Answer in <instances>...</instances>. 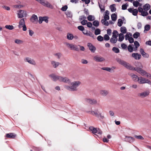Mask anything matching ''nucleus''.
<instances>
[{
	"label": "nucleus",
	"instance_id": "nucleus-16",
	"mask_svg": "<svg viewBox=\"0 0 151 151\" xmlns=\"http://www.w3.org/2000/svg\"><path fill=\"white\" fill-rule=\"evenodd\" d=\"M60 64L59 62L55 60H52L51 61V65L52 67L54 68H56L58 67Z\"/></svg>",
	"mask_w": 151,
	"mask_h": 151
},
{
	"label": "nucleus",
	"instance_id": "nucleus-28",
	"mask_svg": "<svg viewBox=\"0 0 151 151\" xmlns=\"http://www.w3.org/2000/svg\"><path fill=\"white\" fill-rule=\"evenodd\" d=\"M67 38L68 40H71L73 39L74 36L72 34L68 33L67 34Z\"/></svg>",
	"mask_w": 151,
	"mask_h": 151
},
{
	"label": "nucleus",
	"instance_id": "nucleus-31",
	"mask_svg": "<svg viewBox=\"0 0 151 151\" xmlns=\"http://www.w3.org/2000/svg\"><path fill=\"white\" fill-rule=\"evenodd\" d=\"M115 4H113L110 6V8L112 12H114L116 11V9L115 7Z\"/></svg>",
	"mask_w": 151,
	"mask_h": 151
},
{
	"label": "nucleus",
	"instance_id": "nucleus-10",
	"mask_svg": "<svg viewBox=\"0 0 151 151\" xmlns=\"http://www.w3.org/2000/svg\"><path fill=\"white\" fill-rule=\"evenodd\" d=\"M117 61L120 64L123 65L127 68L130 69L131 67L130 65L124 60L118 58L116 59Z\"/></svg>",
	"mask_w": 151,
	"mask_h": 151
},
{
	"label": "nucleus",
	"instance_id": "nucleus-13",
	"mask_svg": "<svg viewBox=\"0 0 151 151\" xmlns=\"http://www.w3.org/2000/svg\"><path fill=\"white\" fill-rule=\"evenodd\" d=\"M93 59L96 61L98 62H101L105 60V59L104 58L98 55L94 56Z\"/></svg>",
	"mask_w": 151,
	"mask_h": 151
},
{
	"label": "nucleus",
	"instance_id": "nucleus-46",
	"mask_svg": "<svg viewBox=\"0 0 151 151\" xmlns=\"http://www.w3.org/2000/svg\"><path fill=\"white\" fill-rule=\"evenodd\" d=\"M118 35V33L117 31L114 30L113 32L112 37H117V35Z\"/></svg>",
	"mask_w": 151,
	"mask_h": 151
},
{
	"label": "nucleus",
	"instance_id": "nucleus-40",
	"mask_svg": "<svg viewBox=\"0 0 151 151\" xmlns=\"http://www.w3.org/2000/svg\"><path fill=\"white\" fill-rule=\"evenodd\" d=\"M5 27L9 30H12L14 29V27L12 25H6L5 26Z\"/></svg>",
	"mask_w": 151,
	"mask_h": 151
},
{
	"label": "nucleus",
	"instance_id": "nucleus-19",
	"mask_svg": "<svg viewBox=\"0 0 151 151\" xmlns=\"http://www.w3.org/2000/svg\"><path fill=\"white\" fill-rule=\"evenodd\" d=\"M132 57L136 60H139L141 57L140 54L137 53H132Z\"/></svg>",
	"mask_w": 151,
	"mask_h": 151
},
{
	"label": "nucleus",
	"instance_id": "nucleus-58",
	"mask_svg": "<svg viewBox=\"0 0 151 151\" xmlns=\"http://www.w3.org/2000/svg\"><path fill=\"white\" fill-rule=\"evenodd\" d=\"M78 28L79 30L83 31L84 30V27L82 26H79L78 27Z\"/></svg>",
	"mask_w": 151,
	"mask_h": 151
},
{
	"label": "nucleus",
	"instance_id": "nucleus-62",
	"mask_svg": "<svg viewBox=\"0 0 151 151\" xmlns=\"http://www.w3.org/2000/svg\"><path fill=\"white\" fill-rule=\"evenodd\" d=\"M129 42L130 43H132L134 41V39L132 37H131L128 40Z\"/></svg>",
	"mask_w": 151,
	"mask_h": 151
},
{
	"label": "nucleus",
	"instance_id": "nucleus-29",
	"mask_svg": "<svg viewBox=\"0 0 151 151\" xmlns=\"http://www.w3.org/2000/svg\"><path fill=\"white\" fill-rule=\"evenodd\" d=\"M124 38V35L122 33H120L119 35V39L118 40L119 41H122Z\"/></svg>",
	"mask_w": 151,
	"mask_h": 151
},
{
	"label": "nucleus",
	"instance_id": "nucleus-60",
	"mask_svg": "<svg viewBox=\"0 0 151 151\" xmlns=\"http://www.w3.org/2000/svg\"><path fill=\"white\" fill-rule=\"evenodd\" d=\"M128 5H127V6ZM127 5L126 4H123L122 6V9L123 10H125L127 9Z\"/></svg>",
	"mask_w": 151,
	"mask_h": 151
},
{
	"label": "nucleus",
	"instance_id": "nucleus-1",
	"mask_svg": "<svg viewBox=\"0 0 151 151\" xmlns=\"http://www.w3.org/2000/svg\"><path fill=\"white\" fill-rule=\"evenodd\" d=\"M49 77L53 81H58L60 82H63L65 83H69L70 82V80L68 78L59 76L54 73H52L49 76Z\"/></svg>",
	"mask_w": 151,
	"mask_h": 151
},
{
	"label": "nucleus",
	"instance_id": "nucleus-37",
	"mask_svg": "<svg viewBox=\"0 0 151 151\" xmlns=\"http://www.w3.org/2000/svg\"><path fill=\"white\" fill-rule=\"evenodd\" d=\"M65 14L68 17L71 18L72 17V14L71 12L69 11H67L65 12Z\"/></svg>",
	"mask_w": 151,
	"mask_h": 151
},
{
	"label": "nucleus",
	"instance_id": "nucleus-5",
	"mask_svg": "<svg viewBox=\"0 0 151 151\" xmlns=\"http://www.w3.org/2000/svg\"><path fill=\"white\" fill-rule=\"evenodd\" d=\"M137 81L139 84L147 83L151 85V81L148 79L142 77H140L138 78Z\"/></svg>",
	"mask_w": 151,
	"mask_h": 151
},
{
	"label": "nucleus",
	"instance_id": "nucleus-30",
	"mask_svg": "<svg viewBox=\"0 0 151 151\" xmlns=\"http://www.w3.org/2000/svg\"><path fill=\"white\" fill-rule=\"evenodd\" d=\"M120 31L122 34H125L127 33V30L126 27H122L120 28Z\"/></svg>",
	"mask_w": 151,
	"mask_h": 151
},
{
	"label": "nucleus",
	"instance_id": "nucleus-36",
	"mask_svg": "<svg viewBox=\"0 0 151 151\" xmlns=\"http://www.w3.org/2000/svg\"><path fill=\"white\" fill-rule=\"evenodd\" d=\"M134 45L135 47V48L134 49V50L136 51L137 48L139 46V44L137 41H135L134 42Z\"/></svg>",
	"mask_w": 151,
	"mask_h": 151
},
{
	"label": "nucleus",
	"instance_id": "nucleus-25",
	"mask_svg": "<svg viewBox=\"0 0 151 151\" xmlns=\"http://www.w3.org/2000/svg\"><path fill=\"white\" fill-rule=\"evenodd\" d=\"M150 8V5L148 4H145L143 7V9L145 11H147L149 10Z\"/></svg>",
	"mask_w": 151,
	"mask_h": 151
},
{
	"label": "nucleus",
	"instance_id": "nucleus-17",
	"mask_svg": "<svg viewBox=\"0 0 151 151\" xmlns=\"http://www.w3.org/2000/svg\"><path fill=\"white\" fill-rule=\"evenodd\" d=\"M85 101L87 102L92 104H96L97 103V101L94 99H86Z\"/></svg>",
	"mask_w": 151,
	"mask_h": 151
},
{
	"label": "nucleus",
	"instance_id": "nucleus-18",
	"mask_svg": "<svg viewBox=\"0 0 151 151\" xmlns=\"http://www.w3.org/2000/svg\"><path fill=\"white\" fill-rule=\"evenodd\" d=\"M30 20L31 22L34 24L37 23L38 20L37 16L35 14H33L30 19Z\"/></svg>",
	"mask_w": 151,
	"mask_h": 151
},
{
	"label": "nucleus",
	"instance_id": "nucleus-35",
	"mask_svg": "<svg viewBox=\"0 0 151 151\" xmlns=\"http://www.w3.org/2000/svg\"><path fill=\"white\" fill-rule=\"evenodd\" d=\"M87 19L89 21H92L95 19V18L94 16L90 15L87 17Z\"/></svg>",
	"mask_w": 151,
	"mask_h": 151
},
{
	"label": "nucleus",
	"instance_id": "nucleus-11",
	"mask_svg": "<svg viewBox=\"0 0 151 151\" xmlns=\"http://www.w3.org/2000/svg\"><path fill=\"white\" fill-rule=\"evenodd\" d=\"M25 62H27L29 63L34 65H36V63L35 60L30 58L29 57H26L24 59Z\"/></svg>",
	"mask_w": 151,
	"mask_h": 151
},
{
	"label": "nucleus",
	"instance_id": "nucleus-49",
	"mask_svg": "<svg viewBox=\"0 0 151 151\" xmlns=\"http://www.w3.org/2000/svg\"><path fill=\"white\" fill-rule=\"evenodd\" d=\"M101 33V30L99 29H97L95 30L94 33L96 35H99Z\"/></svg>",
	"mask_w": 151,
	"mask_h": 151
},
{
	"label": "nucleus",
	"instance_id": "nucleus-33",
	"mask_svg": "<svg viewBox=\"0 0 151 151\" xmlns=\"http://www.w3.org/2000/svg\"><path fill=\"white\" fill-rule=\"evenodd\" d=\"M144 32L146 33V31L149 30L150 29V26L149 24H147L145 25L144 27Z\"/></svg>",
	"mask_w": 151,
	"mask_h": 151
},
{
	"label": "nucleus",
	"instance_id": "nucleus-63",
	"mask_svg": "<svg viewBox=\"0 0 151 151\" xmlns=\"http://www.w3.org/2000/svg\"><path fill=\"white\" fill-rule=\"evenodd\" d=\"M87 25L88 27L90 28L92 27V24L91 23L88 22L87 24Z\"/></svg>",
	"mask_w": 151,
	"mask_h": 151
},
{
	"label": "nucleus",
	"instance_id": "nucleus-38",
	"mask_svg": "<svg viewBox=\"0 0 151 151\" xmlns=\"http://www.w3.org/2000/svg\"><path fill=\"white\" fill-rule=\"evenodd\" d=\"M111 18L113 21H115L117 19L116 15L115 14H112L111 16Z\"/></svg>",
	"mask_w": 151,
	"mask_h": 151
},
{
	"label": "nucleus",
	"instance_id": "nucleus-59",
	"mask_svg": "<svg viewBox=\"0 0 151 151\" xmlns=\"http://www.w3.org/2000/svg\"><path fill=\"white\" fill-rule=\"evenodd\" d=\"M68 8V6L66 5H65L64 6H63L61 8V10L63 11H65Z\"/></svg>",
	"mask_w": 151,
	"mask_h": 151
},
{
	"label": "nucleus",
	"instance_id": "nucleus-42",
	"mask_svg": "<svg viewBox=\"0 0 151 151\" xmlns=\"http://www.w3.org/2000/svg\"><path fill=\"white\" fill-rule=\"evenodd\" d=\"M48 17L46 16L42 17L43 21H45L46 23L48 22Z\"/></svg>",
	"mask_w": 151,
	"mask_h": 151
},
{
	"label": "nucleus",
	"instance_id": "nucleus-20",
	"mask_svg": "<svg viewBox=\"0 0 151 151\" xmlns=\"http://www.w3.org/2000/svg\"><path fill=\"white\" fill-rule=\"evenodd\" d=\"M128 10L129 12L132 13L133 15L134 16L137 15L138 12V11L137 9L129 8L128 9Z\"/></svg>",
	"mask_w": 151,
	"mask_h": 151
},
{
	"label": "nucleus",
	"instance_id": "nucleus-48",
	"mask_svg": "<svg viewBox=\"0 0 151 151\" xmlns=\"http://www.w3.org/2000/svg\"><path fill=\"white\" fill-rule=\"evenodd\" d=\"M46 6L51 9H52L53 8V6L48 2H46Z\"/></svg>",
	"mask_w": 151,
	"mask_h": 151
},
{
	"label": "nucleus",
	"instance_id": "nucleus-26",
	"mask_svg": "<svg viewBox=\"0 0 151 151\" xmlns=\"http://www.w3.org/2000/svg\"><path fill=\"white\" fill-rule=\"evenodd\" d=\"M6 136L7 137L11 138H14L16 136L15 134L12 133L6 134Z\"/></svg>",
	"mask_w": 151,
	"mask_h": 151
},
{
	"label": "nucleus",
	"instance_id": "nucleus-41",
	"mask_svg": "<svg viewBox=\"0 0 151 151\" xmlns=\"http://www.w3.org/2000/svg\"><path fill=\"white\" fill-rule=\"evenodd\" d=\"M123 24L122 20L121 19H119L118 20L117 24L119 27H121L122 26Z\"/></svg>",
	"mask_w": 151,
	"mask_h": 151
},
{
	"label": "nucleus",
	"instance_id": "nucleus-51",
	"mask_svg": "<svg viewBox=\"0 0 151 151\" xmlns=\"http://www.w3.org/2000/svg\"><path fill=\"white\" fill-rule=\"evenodd\" d=\"M99 22L96 20H95L93 22V24L94 26L97 27L99 25Z\"/></svg>",
	"mask_w": 151,
	"mask_h": 151
},
{
	"label": "nucleus",
	"instance_id": "nucleus-43",
	"mask_svg": "<svg viewBox=\"0 0 151 151\" xmlns=\"http://www.w3.org/2000/svg\"><path fill=\"white\" fill-rule=\"evenodd\" d=\"M101 69L106 70L107 71L111 72V69L110 68L106 67H103L101 68Z\"/></svg>",
	"mask_w": 151,
	"mask_h": 151
},
{
	"label": "nucleus",
	"instance_id": "nucleus-56",
	"mask_svg": "<svg viewBox=\"0 0 151 151\" xmlns=\"http://www.w3.org/2000/svg\"><path fill=\"white\" fill-rule=\"evenodd\" d=\"M142 55L143 57L145 58H147L149 57V55L148 54L146 53L145 52H144V53H143Z\"/></svg>",
	"mask_w": 151,
	"mask_h": 151
},
{
	"label": "nucleus",
	"instance_id": "nucleus-23",
	"mask_svg": "<svg viewBox=\"0 0 151 151\" xmlns=\"http://www.w3.org/2000/svg\"><path fill=\"white\" fill-rule=\"evenodd\" d=\"M130 75L134 81L136 82L137 81V79L138 80V78H139V77H138L137 75L134 74H130Z\"/></svg>",
	"mask_w": 151,
	"mask_h": 151
},
{
	"label": "nucleus",
	"instance_id": "nucleus-34",
	"mask_svg": "<svg viewBox=\"0 0 151 151\" xmlns=\"http://www.w3.org/2000/svg\"><path fill=\"white\" fill-rule=\"evenodd\" d=\"M117 40V38L116 37H112L110 39V42L113 43H115Z\"/></svg>",
	"mask_w": 151,
	"mask_h": 151
},
{
	"label": "nucleus",
	"instance_id": "nucleus-44",
	"mask_svg": "<svg viewBox=\"0 0 151 151\" xmlns=\"http://www.w3.org/2000/svg\"><path fill=\"white\" fill-rule=\"evenodd\" d=\"M131 35L129 33H127L126 35L125 36V39L126 40H127L130 38L131 37Z\"/></svg>",
	"mask_w": 151,
	"mask_h": 151
},
{
	"label": "nucleus",
	"instance_id": "nucleus-39",
	"mask_svg": "<svg viewBox=\"0 0 151 151\" xmlns=\"http://www.w3.org/2000/svg\"><path fill=\"white\" fill-rule=\"evenodd\" d=\"M14 42L18 44H21L23 43V41L19 39H15L14 40Z\"/></svg>",
	"mask_w": 151,
	"mask_h": 151
},
{
	"label": "nucleus",
	"instance_id": "nucleus-47",
	"mask_svg": "<svg viewBox=\"0 0 151 151\" xmlns=\"http://www.w3.org/2000/svg\"><path fill=\"white\" fill-rule=\"evenodd\" d=\"M112 50L116 53H118L119 52V49L116 47H114L112 48Z\"/></svg>",
	"mask_w": 151,
	"mask_h": 151
},
{
	"label": "nucleus",
	"instance_id": "nucleus-54",
	"mask_svg": "<svg viewBox=\"0 0 151 151\" xmlns=\"http://www.w3.org/2000/svg\"><path fill=\"white\" fill-rule=\"evenodd\" d=\"M86 19V17H85L84 15H82L80 16L79 18L80 21L84 20H85Z\"/></svg>",
	"mask_w": 151,
	"mask_h": 151
},
{
	"label": "nucleus",
	"instance_id": "nucleus-61",
	"mask_svg": "<svg viewBox=\"0 0 151 151\" xmlns=\"http://www.w3.org/2000/svg\"><path fill=\"white\" fill-rule=\"evenodd\" d=\"M81 63L84 64H86L88 63L87 61L85 59H83L81 60Z\"/></svg>",
	"mask_w": 151,
	"mask_h": 151
},
{
	"label": "nucleus",
	"instance_id": "nucleus-27",
	"mask_svg": "<svg viewBox=\"0 0 151 151\" xmlns=\"http://www.w3.org/2000/svg\"><path fill=\"white\" fill-rule=\"evenodd\" d=\"M133 6L136 7H137L138 6H142V4L140 3L139 2L137 1H134L133 3Z\"/></svg>",
	"mask_w": 151,
	"mask_h": 151
},
{
	"label": "nucleus",
	"instance_id": "nucleus-52",
	"mask_svg": "<svg viewBox=\"0 0 151 151\" xmlns=\"http://www.w3.org/2000/svg\"><path fill=\"white\" fill-rule=\"evenodd\" d=\"M97 39L99 41L101 42L104 40V37L101 36L99 35L97 37Z\"/></svg>",
	"mask_w": 151,
	"mask_h": 151
},
{
	"label": "nucleus",
	"instance_id": "nucleus-53",
	"mask_svg": "<svg viewBox=\"0 0 151 151\" xmlns=\"http://www.w3.org/2000/svg\"><path fill=\"white\" fill-rule=\"evenodd\" d=\"M104 39L106 41H107L109 40V37L108 35L105 34L104 36Z\"/></svg>",
	"mask_w": 151,
	"mask_h": 151
},
{
	"label": "nucleus",
	"instance_id": "nucleus-9",
	"mask_svg": "<svg viewBox=\"0 0 151 151\" xmlns=\"http://www.w3.org/2000/svg\"><path fill=\"white\" fill-rule=\"evenodd\" d=\"M65 44L68 48H69L71 50H78V48L76 45L73 44H70L68 42H65Z\"/></svg>",
	"mask_w": 151,
	"mask_h": 151
},
{
	"label": "nucleus",
	"instance_id": "nucleus-55",
	"mask_svg": "<svg viewBox=\"0 0 151 151\" xmlns=\"http://www.w3.org/2000/svg\"><path fill=\"white\" fill-rule=\"evenodd\" d=\"M135 137L137 139H143L144 138L141 135H136L135 136Z\"/></svg>",
	"mask_w": 151,
	"mask_h": 151
},
{
	"label": "nucleus",
	"instance_id": "nucleus-50",
	"mask_svg": "<svg viewBox=\"0 0 151 151\" xmlns=\"http://www.w3.org/2000/svg\"><path fill=\"white\" fill-rule=\"evenodd\" d=\"M128 50L130 52H132L133 51V48L131 45H129L128 47Z\"/></svg>",
	"mask_w": 151,
	"mask_h": 151
},
{
	"label": "nucleus",
	"instance_id": "nucleus-14",
	"mask_svg": "<svg viewBox=\"0 0 151 151\" xmlns=\"http://www.w3.org/2000/svg\"><path fill=\"white\" fill-rule=\"evenodd\" d=\"M139 12L141 13V15L143 16H147L148 15V13L147 11H145L144 9L141 7L138 8Z\"/></svg>",
	"mask_w": 151,
	"mask_h": 151
},
{
	"label": "nucleus",
	"instance_id": "nucleus-22",
	"mask_svg": "<svg viewBox=\"0 0 151 151\" xmlns=\"http://www.w3.org/2000/svg\"><path fill=\"white\" fill-rule=\"evenodd\" d=\"M83 33L87 36H88L92 37H93L94 35L90 31L88 30H85L83 32Z\"/></svg>",
	"mask_w": 151,
	"mask_h": 151
},
{
	"label": "nucleus",
	"instance_id": "nucleus-7",
	"mask_svg": "<svg viewBox=\"0 0 151 151\" xmlns=\"http://www.w3.org/2000/svg\"><path fill=\"white\" fill-rule=\"evenodd\" d=\"M17 14L19 18L26 17L27 16V12L24 10H20L18 11Z\"/></svg>",
	"mask_w": 151,
	"mask_h": 151
},
{
	"label": "nucleus",
	"instance_id": "nucleus-8",
	"mask_svg": "<svg viewBox=\"0 0 151 151\" xmlns=\"http://www.w3.org/2000/svg\"><path fill=\"white\" fill-rule=\"evenodd\" d=\"M89 129L93 134H98L101 135L102 134V132L99 128L91 127H89Z\"/></svg>",
	"mask_w": 151,
	"mask_h": 151
},
{
	"label": "nucleus",
	"instance_id": "nucleus-21",
	"mask_svg": "<svg viewBox=\"0 0 151 151\" xmlns=\"http://www.w3.org/2000/svg\"><path fill=\"white\" fill-rule=\"evenodd\" d=\"M87 46L91 52H94L95 51L96 48L91 43H88Z\"/></svg>",
	"mask_w": 151,
	"mask_h": 151
},
{
	"label": "nucleus",
	"instance_id": "nucleus-57",
	"mask_svg": "<svg viewBox=\"0 0 151 151\" xmlns=\"http://www.w3.org/2000/svg\"><path fill=\"white\" fill-rule=\"evenodd\" d=\"M87 21L86 20H82L81 22V24L83 25H85L87 24Z\"/></svg>",
	"mask_w": 151,
	"mask_h": 151
},
{
	"label": "nucleus",
	"instance_id": "nucleus-4",
	"mask_svg": "<svg viewBox=\"0 0 151 151\" xmlns=\"http://www.w3.org/2000/svg\"><path fill=\"white\" fill-rule=\"evenodd\" d=\"M101 109H102L97 108L94 111H90V114L96 117H100L101 119H103L104 118V117L101 112Z\"/></svg>",
	"mask_w": 151,
	"mask_h": 151
},
{
	"label": "nucleus",
	"instance_id": "nucleus-64",
	"mask_svg": "<svg viewBox=\"0 0 151 151\" xmlns=\"http://www.w3.org/2000/svg\"><path fill=\"white\" fill-rule=\"evenodd\" d=\"M121 46L123 49H126L127 47V45L124 43L122 44Z\"/></svg>",
	"mask_w": 151,
	"mask_h": 151
},
{
	"label": "nucleus",
	"instance_id": "nucleus-24",
	"mask_svg": "<svg viewBox=\"0 0 151 151\" xmlns=\"http://www.w3.org/2000/svg\"><path fill=\"white\" fill-rule=\"evenodd\" d=\"M108 91L105 90H101L100 91V94L102 96H106L108 94Z\"/></svg>",
	"mask_w": 151,
	"mask_h": 151
},
{
	"label": "nucleus",
	"instance_id": "nucleus-45",
	"mask_svg": "<svg viewBox=\"0 0 151 151\" xmlns=\"http://www.w3.org/2000/svg\"><path fill=\"white\" fill-rule=\"evenodd\" d=\"M140 35V33L138 32H136L134 33L133 35V37L134 38H137Z\"/></svg>",
	"mask_w": 151,
	"mask_h": 151
},
{
	"label": "nucleus",
	"instance_id": "nucleus-15",
	"mask_svg": "<svg viewBox=\"0 0 151 151\" xmlns=\"http://www.w3.org/2000/svg\"><path fill=\"white\" fill-rule=\"evenodd\" d=\"M150 93V92L148 91H147L141 93H139L138 94V96L142 98L148 96Z\"/></svg>",
	"mask_w": 151,
	"mask_h": 151
},
{
	"label": "nucleus",
	"instance_id": "nucleus-12",
	"mask_svg": "<svg viewBox=\"0 0 151 151\" xmlns=\"http://www.w3.org/2000/svg\"><path fill=\"white\" fill-rule=\"evenodd\" d=\"M105 1V0H100V1L98 2L99 6L101 12H103L105 10L104 1Z\"/></svg>",
	"mask_w": 151,
	"mask_h": 151
},
{
	"label": "nucleus",
	"instance_id": "nucleus-3",
	"mask_svg": "<svg viewBox=\"0 0 151 151\" xmlns=\"http://www.w3.org/2000/svg\"><path fill=\"white\" fill-rule=\"evenodd\" d=\"M138 64L139 66V68H134V70L137 71L138 73L140 74L142 76L146 77L151 79V75L142 69L143 67L141 63H138Z\"/></svg>",
	"mask_w": 151,
	"mask_h": 151
},
{
	"label": "nucleus",
	"instance_id": "nucleus-2",
	"mask_svg": "<svg viewBox=\"0 0 151 151\" xmlns=\"http://www.w3.org/2000/svg\"><path fill=\"white\" fill-rule=\"evenodd\" d=\"M81 82L79 81H75L70 82L68 84H70V86L65 85V88L66 89L71 91H75L78 90V87L81 84Z\"/></svg>",
	"mask_w": 151,
	"mask_h": 151
},
{
	"label": "nucleus",
	"instance_id": "nucleus-32",
	"mask_svg": "<svg viewBox=\"0 0 151 151\" xmlns=\"http://www.w3.org/2000/svg\"><path fill=\"white\" fill-rule=\"evenodd\" d=\"M53 55L56 58L58 59H59L61 56V54L60 52L55 53L53 54Z\"/></svg>",
	"mask_w": 151,
	"mask_h": 151
},
{
	"label": "nucleus",
	"instance_id": "nucleus-6",
	"mask_svg": "<svg viewBox=\"0 0 151 151\" xmlns=\"http://www.w3.org/2000/svg\"><path fill=\"white\" fill-rule=\"evenodd\" d=\"M18 27L20 29L22 28V30L23 31H26L27 29V27L25 24V19L22 18L20 20L19 22Z\"/></svg>",
	"mask_w": 151,
	"mask_h": 151
}]
</instances>
